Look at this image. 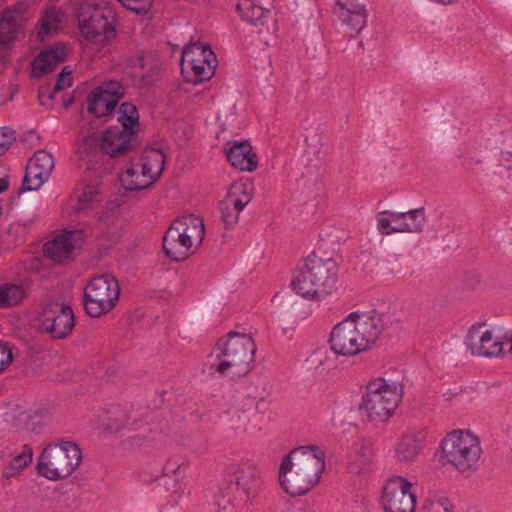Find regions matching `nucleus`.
<instances>
[{"instance_id": "11", "label": "nucleus", "mask_w": 512, "mask_h": 512, "mask_svg": "<svg viewBox=\"0 0 512 512\" xmlns=\"http://www.w3.org/2000/svg\"><path fill=\"white\" fill-rule=\"evenodd\" d=\"M465 344L474 355L502 357L512 353V331L502 326L475 324L469 329Z\"/></svg>"}, {"instance_id": "49", "label": "nucleus", "mask_w": 512, "mask_h": 512, "mask_svg": "<svg viewBox=\"0 0 512 512\" xmlns=\"http://www.w3.org/2000/svg\"><path fill=\"white\" fill-rule=\"evenodd\" d=\"M283 299V296L281 295V293H276L275 296L272 298V303L275 304V305H280L281 304V300Z\"/></svg>"}, {"instance_id": "13", "label": "nucleus", "mask_w": 512, "mask_h": 512, "mask_svg": "<svg viewBox=\"0 0 512 512\" xmlns=\"http://www.w3.org/2000/svg\"><path fill=\"white\" fill-rule=\"evenodd\" d=\"M120 297V286L109 274L92 278L84 287V306L91 317H100L110 312Z\"/></svg>"}, {"instance_id": "33", "label": "nucleus", "mask_w": 512, "mask_h": 512, "mask_svg": "<svg viewBox=\"0 0 512 512\" xmlns=\"http://www.w3.org/2000/svg\"><path fill=\"white\" fill-rule=\"evenodd\" d=\"M236 11L242 20L254 25L262 24L267 13L255 0H238Z\"/></svg>"}, {"instance_id": "4", "label": "nucleus", "mask_w": 512, "mask_h": 512, "mask_svg": "<svg viewBox=\"0 0 512 512\" xmlns=\"http://www.w3.org/2000/svg\"><path fill=\"white\" fill-rule=\"evenodd\" d=\"M81 36L94 49L108 48L116 38L117 13L109 0H76Z\"/></svg>"}, {"instance_id": "23", "label": "nucleus", "mask_w": 512, "mask_h": 512, "mask_svg": "<svg viewBox=\"0 0 512 512\" xmlns=\"http://www.w3.org/2000/svg\"><path fill=\"white\" fill-rule=\"evenodd\" d=\"M225 152L232 166L249 172L256 169V156L252 153V148L248 142H228L225 147Z\"/></svg>"}, {"instance_id": "9", "label": "nucleus", "mask_w": 512, "mask_h": 512, "mask_svg": "<svg viewBox=\"0 0 512 512\" xmlns=\"http://www.w3.org/2000/svg\"><path fill=\"white\" fill-rule=\"evenodd\" d=\"M133 136L120 126L107 128L100 136L93 135L85 143L86 149H95L88 156V168L103 174L113 167L112 158L124 154L131 148Z\"/></svg>"}, {"instance_id": "16", "label": "nucleus", "mask_w": 512, "mask_h": 512, "mask_svg": "<svg viewBox=\"0 0 512 512\" xmlns=\"http://www.w3.org/2000/svg\"><path fill=\"white\" fill-rule=\"evenodd\" d=\"M215 62L216 56L209 47L193 43L182 51L181 72L189 82H202L212 77Z\"/></svg>"}, {"instance_id": "7", "label": "nucleus", "mask_w": 512, "mask_h": 512, "mask_svg": "<svg viewBox=\"0 0 512 512\" xmlns=\"http://www.w3.org/2000/svg\"><path fill=\"white\" fill-rule=\"evenodd\" d=\"M402 397L403 387L399 382L377 377L367 383L360 410L369 420L384 422L394 415Z\"/></svg>"}, {"instance_id": "29", "label": "nucleus", "mask_w": 512, "mask_h": 512, "mask_svg": "<svg viewBox=\"0 0 512 512\" xmlns=\"http://www.w3.org/2000/svg\"><path fill=\"white\" fill-rule=\"evenodd\" d=\"M239 490L246 495L255 492L259 485V473L247 464H234L229 468Z\"/></svg>"}, {"instance_id": "25", "label": "nucleus", "mask_w": 512, "mask_h": 512, "mask_svg": "<svg viewBox=\"0 0 512 512\" xmlns=\"http://www.w3.org/2000/svg\"><path fill=\"white\" fill-rule=\"evenodd\" d=\"M100 194L101 189L97 183L86 185L79 195L68 199L63 214L71 217L86 212L92 203L98 201Z\"/></svg>"}, {"instance_id": "51", "label": "nucleus", "mask_w": 512, "mask_h": 512, "mask_svg": "<svg viewBox=\"0 0 512 512\" xmlns=\"http://www.w3.org/2000/svg\"><path fill=\"white\" fill-rule=\"evenodd\" d=\"M8 188V183L4 179H0V193Z\"/></svg>"}, {"instance_id": "37", "label": "nucleus", "mask_w": 512, "mask_h": 512, "mask_svg": "<svg viewBox=\"0 0 512 512\" xmlns=\"http://www.w3.org/2000/svg\"><path fill=\"white\" fill-rule=\"evenodd\" d=\"M72 84L71 71L66 67L63 68L62 72L58 76L56 83L53 88L42 87L39 91V100L43 105H46L48 101L55 98L56 94Z\"/></svg>"}, {"instance_id": "1", "label": "nucleus", "mask_w": 512, "mask_h": 512, "mask_svg": "<svg viewBox=\"0 0 512 512\" xmlns=\"http://www.w3.org/2000/svg\"><path fill=\"white\" fill-rule=\"evenodd\" d=\"M389 324V316L379 312L352 313L335 325L329 342L342 356H356L372 349Z\"/></svg>"}, {"instance_id": "18", "label": "nucleus", "mask_w": 512, "mask_h": 512, "mask_svg": "<svg viewBox=\"0 0 512 512\" xmlns=\"http://www.w3.org/2000/svg\"><path fill=\"white\" fill-rule=\"evenodd\" d=\"M123 95V86L118 81L104 82L90 93L88 111L96 117L106 116L115 109Z\"/></svg>"}, {"instance_id": "8", "label": "nucleus", "mask_w": 512, "mask_h": 512, "mask_svg": "<svg viewBox=\"0 0 512 512\" xmlns=\"http://www.w3.org/2000/svg\"><path fill=\"white\" fill-rule=\"evenodd\" d=\"M82 463V450L70 440L47 445L40 453L36 469L40 476L58 481L70 477Z\"/></svg>"}, {"instance_id": "50", "label": "nucleus", "mask_w": 512, "mask_h": 512, "mask_svg": "<svg viewBox=\"0 0 512 512\" xmlns=\"http://www.w3.org/2000/svg\"><path fill=\"white\" fill-rule=\"evenodd\" d=\"M139 77L141 78L144 84H150L152 82V79L147 75L141 74L139 75Z\"/></svg>"}, {"instance_id": "44", "label": "nucleus", "mask_w": 512, "mask_h": 512, "mask_svg": "<svg viewBox=\"0 0 512 512\" xmlns=\"http://www.w3.org/2000/svg\"><path fill=\"white\" fill-rule=\"evenodd\" d=\"M125 8L135 13H145L149 10L152 0H118Z\"/></svg>"}, {"instance_id": "52", "label": "nucleus", "mask_w": 512, "mask_h": 512, "mask_svg": "<svg viewBox=\"0 0 512 512\" xmlns=\"http://www.w3.org/2000/svg\"><path fill=\"white\" fill-rule=\"evenodd\" d=\"M175 486H176V489L174 490V493L181 494L182 493V489H181L180 484H176Z\"/></svg>"}, {"instance_id": "20", "label": "nucleus", "mask_w": 512, "mask_h": 512, "mask_svg": "<svg viewBox=\"0 0 512 512\" xmlns=\"http://www.w3.org/2000/svg\"><path fill=\"white\" fill-rule=\"evenodd\" d=\"M54 160L50 153L39 150L29 160L24 177V186L28 190L39 189L50 177Z\"/></svg>"}, {"instance_id": "38", "label": "nucleus", "mask_w": 512, "mask_h": 512, "mask_svg": "<svg viewBox=\"0 0 512 512\" xmlns=\"http://www.w3.org/2000/svg\"><path fill=\"white\" fill-rule=\"evenodd\" d=\"M25 295V290L21 285H0V308H7L20 303L25 298Z\"/></svg>"}, {"instance_id": "12", "label": "nucleus", "mask_w": 512, "mask_h": 512, "mask_svg": "<svg viewBox=\"0 0 512 512\" xmlns=\"http://www.w3.org/2000/svg\"><path fill=\"white\" fill-rule=\"evenodd\" d=\"M34 322L38 330L61 339L69 335L74 327L71 307L61 298L44 301L36 310Z\"/></svg>"}, {"instance_id": "27", "label": "nucleus", "mask_w": 512, "mask_h": 512, "mask_svg": "<svg viewBox=\"0 0 512 512\" xmlns=\"http://www.w3.org/2000/svg\"><path fill=\"white\" fill-rule=\"evenodd\" d=\"M421 448V434L418 432H407L396 443L394 457L400 463H410L419 455Z\"/></svg>"}, {"instance_id": "47", "label": "nucleus", "mask_w": 512, "mask_h": 512, "mask_svg": "<svg viewBox=\"0 0 512 512\" xmlns=\"http://www.w3.org/2000/svg\"><path fill=\"white\" fill-rule=\"evenodd\" d=\"M12 350L7 344H0V372L12 361Z\"/></svg>"}, {"instance_id": "40", "label": "nucleus", "mask_w": 512, "mask_h": 512, "mask_svg": "<svg viewBox=\"0 0 512 512\" xmlns=\"http://www.w3.org/2000/svg\"><path fill=\"white\" fill-rule=\"evenodd\" d=\"M419 512H454L451 501L445 496L427 498Z\"/></svg>"}, {"instance_id": "28", "label": "nucleus", "mask_w": 512, "mask_h": 512, "mask_svg": "<svg viewBox=\"0 0 512 512\" xmlns=\"http://www.w3.org/2000/svg\"><path fill=\"white\" fill-rule=\"evenodd\" d=\"M371 463V445L364 439L356 440L350 447L347 455V465L352 473L359 474L365 471Z\"/></svg>"}, {"instance_id": "39", "label": "nucleus", "mask_w": 512, "mask_h": 512, "mask_svg": "<svg viewBox=\"0 0 512 512\" xmlns=\"http://www.w3.org/2000/svg\"><path fill=\"white\" fill-rule=\"evenodd\" d=\"M125 198L123 195H115L99 211V220L103 222L114 221L121 212Z\"/></svg>"}, {"instance_id": "46", "label": "nucleus", "mask_w": 512, "mask_h": 512, "mask_svg": "<svg viewBox=\"0 0 512 512\" xmlns=\"http://www.w3.org/2000/svg\"><path fill=\"white\" fill-rule=\"evenodd\" d=\"M418 226H380L382 235H390L392 233H414L418 232Z\"/></svg>"}, {"instance_id": "26", "label": "nucleus", "mask_w": 512, "mask_h": 512, "mask_svg": "<svg viewBox=\"0 0 512 512\" xmlns=\"http://www.w3.org/2000/svg\"><path fill=\"white\" fill-rule=\"evenodd\" d=\"M444 402L469 407L477 404L482 399V386L479 384H469L447 389L442 394Z\"/></svg>"}, {"instance_id": "6", "label": "nucleus", "mask_w": 512, "mask_h": 512, "mask_svg": "<svg viewBox=\"0 0 512 512\" xmlns=\"http://www.w3.org/2000/svg\"><path fill=\"white\" fill-rule=\"evenodd\" d=\"M482 454L481 440L470 429H454L444 436L440 444L442 463L465 477H470L479 469Z\"/></svg>"}, {"instance_id": "31", "label": "nucleus", "mask_w": 512, "mask_h": 512, "mask_svg": "<svg viewBox=\"0 0 512 512\" xmlns=\"http://www.w3.org/2000/svg\"><path fill=\"white\" fill-rule=\"evenodd\" d=\"M427 221L424 208L412 209L406 212L382 211L377 215V224H409L410 222L422 223Z\"/></svg>"}, {"instance_id": "34", "label": "nucleus", "mask_w": 512, "mask_h": 512, "mask_svg": "<svg viewBox=\"0 0 512 512\" xmlns=\"http://www.w3.org/2000/svg\"><path fill=\"white\" fill-rule=\"evenodd\" d=\"M33 459L32 448L25 445L21 451L12 457L10 462L3 469V476L11 478L21 472L24 468L29 466Z\"/></svg>"}, {"instance_id": "19", "label": "nucleus", "mask_w": 512, "mask_h": 512, "mask_svg": "<svg viewBox=\"0 0 512 512\" xmlns=\"http://www.w3.org/2000/svg\"><path fill=\"white\" fill-rule=\"evenodd\" d=\"M252 184L250 182H235L229 188L225 199L220 203L221 216L225 224L238 221L240 211L251 201Z\"/></svg>"}, {"instance_id": "2", "label": "nucleus", "mask_w": 512, "mask_h": 512, "mask_svg": "<svg viewBox=\"0 0 512 512\" xmlns=\"http://www.w3.org/2000/svg\"><path fill=\"white\" fill-rule=\"evenodd\" d=\"M256 351L252 335L230 332L217 341L203 364V372L230 378L245 376L254 367Z\"/></svg>"}, {"instance_id": "17", "label": "nucleus", "mask_w": 512, "mask_h": 512, "mask_svg": "<svg viewBox=\"0 0 512 512\" xmlns=\"http://www.w3.org/2000/svg\"><path fill=\"white\" fill-rule=\"evenodd\" d=\"M83 229L66 230L50 237L43 246L44 255L55 263L73 260L86 242Z\"/></svg>"}, {"instance_id": "48", "label": "nucleus", "mask_w": 512, "mask_h": 512, "mask_svg": "<svg viewBox=\"0 0 512 512\" xmlns=\"http://www.w3.org/2000/svg\"><path fill=\"white\" fill-rule=\"evenodd\" d=\"M458 0H433L432 2L441 4V5H453L457 3Z\"/></svg>"}, {"instance_id": "21", "label": "nucleus", "mask_w": 512, "mask_h": 512, "mask_svg": "<svg viewBox=\"0 0 512 512\" xmlns=\"http://www.w3.org/2000/svg\"><path fill=\"white\" fill-rule=\"evenodd\" d=\"M29 17V6L20 2L0 16V44L8 45L18 38L23 23Z\"/></svg>"}, {"instance_id": "15", "label": "nucleus", "mask_w": 512, "mask_h": 512, "mask_svg": "<svg viewBox=\"0 0 512 512\" xmlns=\"http://www.w3.org/2000/svg\"><path fill=\"white\" fill-rule=\"evenodd\" d=\"M415 484L409 479L393 475L389 477L381 493V505L385 512H415L417 496Z\"/></svg>"}, {"instance_id": "42", "label": "nucleus", "mask_w": 512, "mask_h": 512, "mask_svg": "<svg viewBox=\"0 0 512 512\" xmlns=\"http://www.w3.org/2000/svg\"><path fill=\"white\" fill-rule=\"evenodd\" d=\"M173 224H204V218L196 210L185 209L178 213Z\"/></svg>"}, {"instance_id": "41", "label": "nucleus", "mask_w": 512, "mask_h": 512, "mask_svg": "<svg viewBox=\"0 0 512 512\" xmlns=\"http://www.w3.org/2000/svg\"><path fill=\"white\" fill-rule=\"evenodd\" d=\"M21 239L19 226H0V245L11 246Z\"/></svg>"}, {"instance_id": "35", "label": "nucleus", "mask_w": 512, "mask_h": 512, "mask_svg": "<svg viewBox=\"0 0 512 512\" xmlns=\"http://www.w3.org/2000/svg\"><path fill=\"white\" fill-rule=\"evenodd\" d=\"M117 120L121 128L129 131L134 136L139 126V115L135 105L131 103H123L118 112Z\"/></svg>"}, {"instance_id": "5", "label": "nucleus", "mask_w": 512, "mask_h": 512, "mask_svg": "<svg viewBox=\"0 0 512 512\" xmlns=\"http://www.w3.org/2000/svg\"><path fill=\"white\" fill-rule=\"evenodd\" d=\"M338 264L332 258L308 256L296 268L291 279L292 290L309 300H319L336 290Z\"/></svg>"}, {"instance_id": "10", "label": "nucleus", "mask_w": 512, "mask_h": 512, "mask_svg": "<svg viewBox=\"0 0 512 512\" xmlns=\"http://www.w3.org/2000/svg\"><path fill=\"white\" fill-rule=\"evenodd\" d=\"M165 156L161 149L146 148L133 156L120 174V182L125 190L138 191L151 186L161 175Z\"/></svg>"}, {"instance_id": "45", "label": "nucleus", "mask_w": 512, "mask_h": 512, "mask_svg": "<svg viewBox=\"0 0 512 512\" xmlns=\"http://www.w3.org/2000/svg\"><path fill=\"white\" fill-rule=\"evenodd\" d=\"M14 139V133L10 129L0 128V155L8 150Z\"/></svg>"}, {"instance_id": "22", "label": "nucleus", "mask_w": 512, "mask_h": 512, "mask_svg": "<svg viewBox=\"0 0 512 512\" xmlns=\"http://www.w3.org/2000/svg\"><path fill=\"white\" fill-rule=\"evenodd\" d=\"M335 14L344 26L345 32L351 36L357 35L366 25V8L356 1L338 3Z\"/></svg>"}, {"instance_id": "43", "label": "nucleus", "mask_w": 512, "mask_h": 512, "mask_svg": "<svg viewBox=\"0 0 512 512\" xmlns=\"http://www.w3.org/2000/svg\"><path fill=\"white\" fill-rule=\"evenodd\" d=\"M182 461L179 458H169L162 467L165 477H179L181 475Z\"/></svg>"}, {"instance_id": "3", "label": "nucleus", "mask_w": 512, "mask_h": 512, "mask_svg": "<svg viewBox=\"0 0 512 512\" xmlns=\"http://www.w3.org/2000/svg\"><path fill=\"white\" fill-rule=\"evenodd\" d=\"M324 468L325 455L317 446H301L282 460L278 483L289 496H302L319 483Z\"/></svg>"}, {"instance_id": "30", "label": "nucleus", "mask_w": 512, "mask_h": 512, "mask_svg": "<svg viewBox=\"0 0 512 512\" xmlns=\"http://www.w3.org/2000/svg\"><path fill=\"white\" fill-rule=\"evenodd\" d=\"M5 421L10 423L15 431H23L27 433L36 432L42 425V422L37 420L36 415H33L32 412L19 407L11 408L5 414Z\"/></svg>"}, {"instance_id": "53", "label": "nucleus", "mask_w": 512, "mask_h": 512, "mask_svg": "<svg viewBox=\"0 0 512 512\" xmlns=\"http://www.w3.org/2000/svg\"><path fill=\"white\" fill-rule=\"evenodd\" d=\"M30 268H31V269H36V270H37V267H36L34 264L30 265Z\"/></svg>"}, {"instance_id": "24", "label": "nucleus", "mask_w": 512, "mask_h": 512, "mask_svg": "<svg viewBox=\"0 0 512 512\" xmlns=\"http://www.w3.org/2000/svg\"><path fill=\"white\" fill-rule=\"evenodd\" d=\"M66 56L67 47L61 43L41 51L32 63L33 75L40 77L43 73L53 70L55 66L65 60Z\"/></svg>"}, {"instance_id": "14", "label": "nucleus", "mask_w": 512, "mask_h": 512, "mask_svg": "<svg viewBox=\"0 0 512 512\" xmlns=\"http://www.w3.org/2000/svg\"><path fill=\"white\" fill-rule=\"evenodd\" d=\"M205 226H169L163 237V251L174 262L186 260L203 241Z\"/></svg>"}, {"instance_id": "36", "label": "nucleus", "mask_w": 512, "mask_h": 512, "mask_svg": "<svg viewBox=\"0 0 512 512\" xmlns=\"http://www.w3.org/2000/svg\"><path fill=\"white\" fill-rule=\"evenodd\" d=\"M332 367L333 361L327 355V352L323 350L314 351L306 359V369L312 371L316 376H325Z\"/></svg>"}, {"instance_id": "54", "label": "nucleus", "mask_w": 512, "mask_h": 512, "mask_svg": "<svg viewBox=\"0 0 512 512\" xmlns=\"http://www.w3.org/2000/svg\"><path fill=\"white\" fill-rule=\"evenodd\" d=\"M6 0H0V6L5 3Z\"/></svg>"}, {"instance_id": "32", "label": "nucleus", "mask_w": 512, "mask_h": 512, "mask_svg": "<svg viewBox=\"0 0 512 512\" xmlns=\"http://www.w3.org/2000/svg\"><path fill=\"white\" fill-rule=\"evenodd\" d=\"M63 18L64 15L59 9L54 6L48 7L41 18L38 37L44 40L48 35L59 31L63 23Z\"/></svg>"}]
</instances>
